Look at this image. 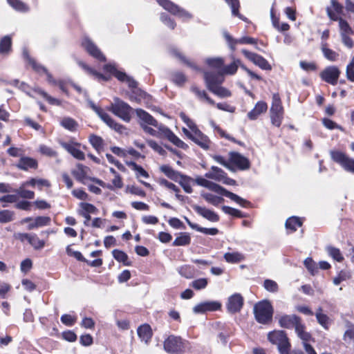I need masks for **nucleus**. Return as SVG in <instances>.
Instances as JSON below:
<instances>
[{
  "instance_id": "obj_1",
  "label": "nucleus",
  "mask_w": 354,
  "mask_h": 354,
  "mask_svg": "<svg viewBox=\"0 0 354 354\" xmlns=\"http://www.w3.org/2000/svg\"><path fill=\"white\" fill-rule=\"evenodd\" d=\"M256 320L263 324L271 322L273 315V308L268 300H263L257 303L253 308Z\"/></svg>"
},
{
  "instance_id": "obj_2",
  "label": "nucleus",
  "mask_w": 354,
  "mask_h": 354,
  "mask_svg": "<svg viewBox=\"0 0 354 354\" xmlns=\"http://www.w3.org/2000/svg\"><path fill=\"white\" fill-rule=\"evenodd\" d=\"M108 110L124 122H129L131 119L133 109L118 97L113 99V102L111 103Z\"/></svg>"
},
{
  "instance_id": "obj_3",
  "label": "nucleus",
  "mask_w": 354,
  "mask_h": 354,
  "mask_svg": "<svg viewBox=\"0 0 354 354\" xmlns=\"http://www.w3.org/2000/svg\"><path fill=\"white\" fill-rule=\"evenodd\" d=\"M270 115L272 124L275 127H280L283 118V107L278 93L272 95Z\"/></svg>"
},
{
  "instance_id": "obj_4",
  "label": "nucleus",
  "mask_w": 354,
  "mask_h": 354,
  "mask_svg": "<svg viewBox=\"0 0 354 354\" xmlns=\"http://www.w3.org/2000/svg\"><path fill=\"white\" fill-rule=\"evenodd\" d=\"M157 3L165 10L171 14L178 17L183 21H187L192 19L193 16L188 11L179 6L175 4L170 0H156Z\"/></svg>"
},
{
  "instance_id": "obj_5",
  "label": "nucleus",
  "mask_w": 354,
  "mask_h": 354,
  "mask_svg": "<svg viewBox=\"0 0 354 354\" xmlns=\"http://www.w3.org/2000/svg\"><path fill=\"white\" fill-rule=\"evenodd\" d=\"M330 156L331 159L339 164L346 171L354 174V159L338 150L330 151Z\"/></svg>"
},
{
  "instance_id": "obj_6",
  "label": "nucleus",
  "mask_w": 354,
  "mask_h": 354,
  "mask_svg": "<svg viewBox=\"0 0 354 354\" xmlns=\"http://www.w3.org/2000/svg\"><path fill=\"white\" fill-rule=\"evenodd\" d=\"M206 188L218 194L229 198L230 199L234 201L241 207H245L247 205L250 203L248 201L245 200L244 198L227 190L225 188L221 187V185L214 182L209 181Z\"/></svg>"
},
{
  "instance_id": "obj_7",
  "label": "nucleus",
  "mask_w": 354,
  "mask_h": 354,
  "mask_svg": "<svg viewBox=\"0 0 354 354\" xmlns=\"http://www.w3.org/2000/svg\"><path fill=\"white\" fill-rule=\"evenodd\" d=\"M88 102L90 105V107L109 127L116 131L122 132V131L124 129V127L122 124L117 123L108 113L104 112L100 108L97 107L92 101L89 100Z\"/></svg>"
},
{
  "instance_id": "obj_8",
  "label": "nucleus",
  "mask_w": 354,
  "mask_h": 354,
  "mask_svg": "<svg viewBox=\"0 0 354 354\" xmlns=\"http://www.w3.org/2000/svg\"><path fill=\"white\" fill-rule=\"evenodd\" d=\"M184 348V342L180 337L169 335L164 341V349L167 353H180L183 352Z\"/></svg>"
},
{
  "instance_id": "obj_9",
  "label": "nucleus",
  "mask_w": 354,
  "mask_h": 354,
  "mask_svg": "<svg viewBox=\"0 0 354 354\" xmlns=\"http://www.w3.org/2000/svg\"><path fill=\"white\" fill-rule=\"evenodd\" d=\"M155 127L158 128V133L159 137L163 136L167 138L171 142L179 148L186 149L187 147V145L184 142L179 139L169 128L165 125L158 122V126H155Z\"/></svg>"
},
{
  "instance_id": "obj_10",
  "label": "nucleus",
  "mask_w": 354,
  "mask_h": 354,
  "mask_svg": "<svg viewBox=\"0 0 354 354\" xmlns=\"http://www.w3.org/2000/svg\"><path fill=\"white\" fill-rule=\"evenodd\" d=\"M341 74L340 70L335 66L324 68L319 74L322 80L331 85H336Z\"/></svg>"
},
{
  "instance_id": "obj_11",
  "label": "nucleus",
  "mask_w": 354,
  "mask_h": 354,
  "mask_svg": "<svg viewBox=\"0 0 354 354\" xmlns=\"http://www.w3.org/2000/svg\"><path fill=\"white\" fill-rule=\"evenodd\" d=\"M268 337L271 343L277 346L279 351L286 346H290L288 338L284 331L277 330L271 332L268 334Z\"/></svg>"
},
{
  "instance_id": "obj_12",
  "label": "nucleus",
  "mask_w": 354,
  "mask_h": 354,
  "mask_svg": "<svg viewBox=\"0 0 354 354\" xmlns=\"http://www.w3.org/2000/svg\"><path fill=\"white\" fill-rule=\"evenodd\" d=\"M104 70L107 73L113 74L118 80H120L121 82H126L128 84L129 87H131V88L136 87V86H137L136 82L134 80H133L131 77L127 75L126 73L121 72V71H118L116 69L115 65L106 64L104 66Z\"/></svg>"
},
{
  "instance_id": "obj_13",
  "label": "nucleus",
  "mask_w": 354,
  "mask_h": 354,
  "mask_svg": "<svg viewBox=\"0 0 354 354\" xmlns=\"http://www.w3.org/2000/svg\"><path fill=\"white\" fill-rule=\"evenodd\" d=\"M244 56L255 65L263 70H271L272 67L268 62L262 56L254 53L250 52L245 49L241 50Z\"/></svg>"
},
{
  "instance_id": "obj_14",
  "label": "nucleus",
  "mask_w": 354,
  "mask_h": 354,
  "mask_svg": "<svg viewBox=\"0 0 354 354\" xmlns=\"http://www.w3.org/2000/svg\"><path fill=\"white\" fill-rule=\"evenodd\" d=\"M223 36L226 39L229 47L234 50L237 44H256L257 39L250 37H243L240 39H234L228 32H224Z\"/></svg>"
},
{
  "instance_id": "obj_15",
  "label": "nucleus",
  "mask_w": 354,
  "mask_h": 354,
  "mask_svg": "<svg viewBox=\"0 0 354 354\" xmlns=\"http://www.w3.org/2000/svg\"><path fill=\"white\" fill-rule=\"evenodd\" d=\"M82 44L85 50L89 53V55H91L94 58L101 62H104L106 60L105 56L102 53L100 50L88 38H84Z\"/></svg>"
},
{
  "instance_id": "obj_16",
  "label": "nucleus",
  "mask_w": 354,
  "mask_h": 354,
  "mask_svg": "<svg viewBox=\"0 0 354 354\" xmlns=\"http://www.w3.org/2000/svg\"><path fill=\"white\" fill-rule=\"evenodd\" d=\"M243 305V297L239 293H235L228 298L226 307L229 313H236L241 310Z\"/></svg>"
},
{
  "instance_id": "obj_17",
  "label": "nucleus",
  "mask_w": 354,
  "mask_h": 354,
  "mask_svg": "<svg viewBox=\"0 0 354 354\" xmlns=\"http://www.w3.org/2000/svg\"><path fill=\"white\" fill-rule=\"evenodd\" d=\"M230 162L241 170L248 169L250 166L249 160L237 152L230 153Z\"/></svg>"
},
{
  "instance_id": "obj_18",
  "label": "nucleus",
  "mask_w": 354,
  "mask_h": 354,
  "mask_svg": "<svg viewBox=\"0 0 354 354\" xmlns=\"http://www.w3.org/2000/svg\"><path fill=\"white\" fill-rule=\"evenodd\" d=\"M223 76V75H221V71L218 74L212 72H205L204 77L208 89L211 91L212 88L220 86L224 81Z\"/></svg>"
},
{
  "instance_id": "obj_19",
  "label": "nucleus",
  "mask_w": 354,
  "mask_h": 354,
  "mask_svg": "<svg viewBox=\"0 0 354 354\" xmlns=\"http://www.w3.org/2000/svg\"><path fill=\"white\" fill-rule=\"evenodd\" d=\"M326 12L328 17L333 21H338L341 35H352L353 31L348 22L341 17H338L332 12L330 8H326Z\"/></svg>"
},
{
  "instance_id": "obj_20",
  "label": "nucleus",
  "mask_w": 354,
  "mask_h": 354,
  "mask_svg": "<svg viewBox=\"0 0 354 354\" xmlns=\"http://www.w3.org/2000/svg\"><path fill=\"white\" fill-rule=\"evenodd\" d=\"M221 307V304L215 301H208L200 303L195 306L193 311L195 313H204L207 311H214L218 310Z\"/></svg>"
},
{
  "instance_id": "obj_21",
  "label": "nucleus",
  "mask_w": 354,
  "mask_h": 354,
  "mask_svg": "<svg viewBox=\"0 0 354 354\" xmlns=\"http://www.w3.org/2000/svg\"><path fill=\"white\" fill-rule=\"evenodd\" d=\"M301 322V319L295 315H284L279 317V323L283 328H295Z\"/></svg>"
},
{
  "instance_id": "obj_22",
  "label": "nucleus",
  "mask_w": 354,
  "mask_h": 354,
  "mask_svg": "<svg viewBox=\"0 0 354 354\" xmlns=\"http://www.w3.org/2000/svg\"><path fill=\"white\" fill-rule=\"evenodd\" d=\"M61 146L77 160H84V153L79 149L80 144L75 142H64L60 143Z\"/></svg>"
},
{
  "instance_id": "obj_23",
  "label": "nucleus",
  "mask_w": 354,
  "mask_h": 354,
  "mask_svg": "<svg viewBox=\"0 0 354 354\" xmlns=\"http://www.w3.org/2000/svg\"><path fill=\"white\" fill-rule=\"evenodd\" d=\"M192 207L199 215L211 222H217L219 221L218 215L211 209L198 205H194Z\"/></svg>"
},
{
  "instance_id": "obj_24",
  "label": "nucleus",
  "mask_w": 354,
  "mask_h": 354,
  "mask_svg": "<svg viewBox=\"0 0 354 354\" xmlns=\"http://www.w3.org/2000/svg\"><path fill=\"white\" fill-rule=\"evenodd\" d=\"M192 131H194L192 140L201 148L205 149H208L209 144V140L208 138L205 136L199 129H198L197 127H196L194 129H192Z\"/></svg>"
},
{
  "instance_id": "obj_25",
  "label": "nucleus",
  "mask_w": 354,
  "mask_h": 354,
  "mask_svg": "<svg viewBox=\"0 0 354 354\" xmlns=\"http://www.w3.org/2000/svg\"><path fill=\"white\" fill-rule=\"evenodd\" d=\"M136 115L140 119V124L142 127V124L151 125L155 127L158 126V121L149 113L145 111L138 109L136 110Z\"/></svg>"
},
{
  "instance_id": "obj_26",
  "label": "nucleus",
  "mask_w": 354,
  "mask_h": 354,
  "mask_svg": "<svg viewBox=\"0 0 354 354\" xmlns=\"http://www.w3.org/2000/svg\"><path fill=\"white\" fill-rule=\"evenodd\" d=\"M268 109V105L267 104L263 101H259L258 102L252 110H251L248 113V118L250 120H255L258 118V117L263 113H266Z\"/></svg>"
},
{
  "instance_id": "obj_27",
  "label": "nucleus",
  "mask_w": 354,
  "mask_h": 354,
  "mask_svg": "<svg viewBox=\"0 0 354 354\" xmlns=\"http://www.w3.org/2000/svg\"><path fill=\"white\" fill-rule=\"evenodd\" d=\"M78 64L80 66H81L86 73L88 74L92 75L94 77L95 79L97 80L98 81H108L109 77L96 71L93 68H91L88 65H86L85 63H84L82 61L78 62Z\"/></svg>"
},
{
  "instance_id": "obj_28",
  "label": "nucleus",
  "mask_w": 354,
  "mask_h": 354,
  "mask_svg": "<svg viewBox=\"0 0 354 354\" xmlns=\"http://www.w3.org/2000/svg\"><path fill=\"white\" fill-rule=\"evenodd\" d=\"M225 174L226 173L221 168L212 166L210 171L205 174V176L207 178L221 182L225 177Z\"/></svg>"
},
{
  "instance_id": "obj_29",
  "label": "nucleus",
  "mask_w": 354,
  "mask_h": 354,
  "mask_svg": "<svg viewBox=\"0 0 354 354\" xmlns=\"http://www.w3.org/2000/svg\"><path fill=\"white\" fill-rule=\"evenodd\" d=\"M23 56L27 60L28 64L31 66L32 69L38 73H46L47 69L43 66L42 65L38 64L36 62L35 59L31 58L28 53V51L26 49H24L23 50Z\"/></svg>"
},
{
  "instance_id": "obj_30",
  "label": "nucleus",
  "mask_w": 354,
  "mask_h": 354,
  "mask_svg": "<svg viewBox=\"0 0 354 354\" xmlns=\"http://www.w3.org/2000/svg\"><path fill=\"white\" fill-rule=\"evenodd\" d=\"M37 166V161L31 158H21L17 167L22 170H28L30 168H36Z\"/></svg>"
},
{
  "instance_id": "obj_31",
  "label": "nucleus",
  "mask_w": 354,
  "mask_h": 354,
  "mask_svg": "<svg viewBox=\"0 0 354 354\" xmlns=\"http://www.w3.org/2000/svg\"><path fill=\"white\" fill-rule=\"evenodd\" d=\"M315 317L317 322L326 330L329 328L330 319L327 315L323 313V310L321 307H319L315 313Z\"/></svg>"
},
{
  "instance_id": "obj_32",
  "label": "nucleus",
  "mask_w": 354,
  "mask_h": 354,
  "mask_svg": "<svg viewBox=\"0 0 354 354\" xmlns=\"http://www.w3.org/2000/svg\"><path fill=\"white\" fill-rule=\"evenodd\" d=\"M138 335L140 338L147 343L151 338L152 332L149 325L144 324L138 328Z\"/></svg>"
},
{
  "instance_id": "obj_33",
  "label": "nucleus",
  "mask_w": 354,
  "mask_h": 354,
  "mask_svg": "<svg viewBox=\"0 0 354 354\" xmlns=\"http://www.w3.org/2000/svg\"><path fill=\"white\" fill-rule=\"evenodd\" d=\"M191 242V236L187 232H180L174 241L172 245L174 246H186L189 245Z\"/></svg>"
},
{
  "instance_id": "obj_34",
  "label": "nucleus",
  "mask_w": 354,
  "mask_h": 354,
  "mask_svg": "<svg viewBox=\"0 0 354 354\" xmlns=\"http://www.w3.org/2000/svg\"><path fill=\"white\" fill-rule=\"evenodd\" d=\"M241 64V61L239 59H234L233 62L229 65L223 66V68L221 70V75H234L238 69V67Z\"/></svg>"
},
{
  "instance_id": "obj_35",
  "label": "nucleus",
  "mask_w": 354,
  "mask_h": 354,
  "mask_svg": "<svg viewBox=\"0 0 354 354\" xmlns=\"http://www.w3.org/2000/svg\"><path fill=\"white\" fill-rule=\"evenodd\" d=\"M227 263H236L244 260V255L239 252H227L223 256Z\"/></svg>"
},
{
  "instance_id": "obj_36",
  "label": "nucleus",
  "mask_w": 354,
  "mask_h": 354,
  "mask_svg": "<svg viewBox=\"0 0 354 354\" xmlns=\"http://www.w3.org/2000/svg\"><path fill=\"white\" fill-rule=\"evenodd\" d=\"M297 336L304 342H308L311 339V335L305 330V326L301 322L295 329Z\"/></svg>"
},
{
  "instance_id": "obj_37",
  "label": "nucleus",
  "mask_w": 354,
  "mask_h": 354,
  "mask_svg": "<svg viewBox=\"0 0 354 354\" xmlns=\"http://www.w3.org/2000/svg\"><path fill=\"white\" fill-rule=\"evenodd\" d=\"M160 169L162 172H163L168 178L170 179L178 181L179 179V177L181 176L180 173L178 171L174 170L169 165H162L160 167Z\"/></svg>"
},
{
  "instance_id": "obj_38",
  "label": "nucleus",
  "mask_w": 354,
  "mask_h": 354,
  "mask_svg": "<svg viewBox=\"0 0 354 354\" xmlns=\"http://www.w3.org/2000/svg\"><path fill=\"white\" fill-rule=\"evenodd\" d=\"M85 169L86 167L84 165L78 164L76 169H73L71 173L77 180L84 183V180L86 176V172Z\"/></svg>"
},
{
  "instance_id": "obj_39",
  "label": "nucleus",
  "mask_w": 354,
  "mask_h": 354,
  "mask_svg": "<svg viewBox=\"0 0 354 354\" xmlns=\"http://www.w3.org/2000/svg\"><path fill=\"white\" fill-rule=\"evenodd\" d=\"M178 273L186 279H192L195 275V268L189 265H185L178 268Z\"/></svg>"
},
{
  "instance_id": "obj_40",
  "label": "nucleus",
  "mask_w": 354,
  "mask_h": 354,
  "mask_svg": "<svg viewBox=\"0 0 354 354\" xmlns=\"http://www.w3.org/2000/svg\"><path fill=\"white\" fill-rule=\"evenodd\" d=\"M302 221L295 216L290 217L287 219L286 222V227L288 230H290V232H293L297 230V227H301Z\"/></svg>"
},
{
  "instance_id": "obj_41",
  "label": "nucleus",
  "mask_w": 354,
  "mask_h": 354,
  "mask_svg": "<svg viewBox=\"0 0 354 354\" xmlns=\"http://www.w3.org/2000/svg\"><path fill=\"white\" fill-rule=\"evenodd\" d=\"M325 250L328 254L334 260L338 262H342L344 260V257L338 248L328 245L326 247Z\"/></svg>"
},
{
  "instance_id": "obj_42",
  "label": "nucleus",
  "mask_w": 354,
  "mask_h": 354,
  "mask_svg": "<svg viewBox=\"0 0 354 354\" xmlns=\"http://www.w3.org/2000/svg\"><path fill=\"white\" fill-rule=\"evenodd\" d=\"M201 196L209 203L217 206L218 204L223 203L224 199L222 197L217 196L212 194L201 192Z\"/></svg>"
},
{
  "instance_id": "obj_43",
  "label": "nucleus",
  "mask_w": 354,
  "mask_h": 354,
  "mask_svg": "<svg viewBox=\"0 0 354 354\" xmlns=\"http://www.w3.org/2000/svg\"><path fill=\"white\" fill-rule=\"evenodd\" d=\"M60 124L64 129L71 131H75L78 127L77 122L69 117L64 118Z\"/></svg>"
},
{
  "instance_id": "obj_44",
  "label": "nucleus",
  "mask_w": 354,
  "mask_h": 354,
  "mask_svg": "<svg viewBox=\"0 0 354 354\" xmlns=\"http://www.w3.org/2000/svg\"><path fill=\"white\" fill-rule=\"evenodd\" d=\"M12 40L10 36L3 37L0 41V53L6 54L10 52L11 49Z\"/></svg>"
},
{
  "instance_id": "obj_45",
  "label": "nucleus",
  "mask_w": 354,
  "mask_h": 354,
  "mask_svg": "<svg viewBox=\"0 0 354 354\" xmlns=\"http://www.w3.org/2000/svg\"><path fill=\"white\" fill-rule=\"evenodd\" d=\"M32 92L40 95L41 97L46 99V101L50 104L59 105V101L57 99L51 97L46 92H45L44 91L39 88H33Z\"/></svg>"
},
{
  "instance_id": "obj_46",
  "label": "nucleus",
  "mask_w": 354,
  "mask_h": 354,
  "mask_svg": "<svg viewBox=\"0 0 354 354\" xmlns=\"http://www.w3.org/2000/svg\"><path fill=\"white\" fill-rule=\"evenodd\" d=\"M80 209L78 211L79 214H97L98 212L97 209L91 203H80Z\"/></svg>"
},
{
  "instance_id": "obj_47",
  "label": "nucleus",
  "mask_w": 354,
  "mask_h": 354,
  "mask_svg": "<svg viewBox=\"0 0 354 354\" xmlns=\"http://www.w3.org/2000/svg\"><path fill=\"white\" fill-rule=\"evenodd\" d=\"M179 183L186 193L190 194L192 192V182L193 180L187 176L181 175L180 177Z\"/></svg>"
},
{
  "instance_id": "obj_48",
  "label": "nucleus",
  "mask_w": 354,
  "mask_h": 354,
  "mask_svg": "<svg viewBox=\"0 0 354 354\" xmlns=\"http://www.w3.org/2000/svg\"><path fill=\"white\" fill-rule=\"evenodd\" d=\"M127 165L136 172V177L138 178L140 176L145 178H149V174L140 165H137L134 162H127Z\"/></svg>"
},
{
  "instance_id": "obj_49",
  "label": "nucleus",
  "mask_w": 354,
  "mask_h": 354,
  "mask_svg": "<svg viewBox=\"0 0 354 354\" xmlns=\"http://www.w3.org/2000/svg\"><path fill=\"white\" fill-rule=\"evenodd\" d=\"M8 3L15 10L20 12H28L29 10L28 6L20 0H7Z\"/></svg>"
},
{
  "instance_id": "obj_50",
  "label": "nucleus",
  "mask_w": 354,
  "mask_h": 354,
  "mask_svg": "<svg viewBox=\"0 0 354 354\" xmlns=\"http://www.w3.org/2000/svg\"><path fill=\"white\" fill-rule=\"evenodd\" d=\"M230 6L232 14L234 16L238 17L241 19L245 21V19L239 12L240 4L239 0H225Z\"/></svg>"
},
{
  "instance_id": "obj_51",
  "label": "nucleus",
  "mask_w": 354,
  "mask_h": 354,
  "mask_svg": "<svg viewBox=\"0 0 354 354\" xmlns=\"http://www.w3.org/2000/svg\"><path fill=\"white\" fill-rule=\"evenodd\" d=\"M89 142L97 152H100L103 149V140L101 137L91 135L89 137Z\"/></svg>"
},
{
  "instance_id": "obj_52",
  "label": "nucleus",
  "mask_w": 354,
  "mask_h": 354,
  "mask_svg": "<svg viewBox=\"0 0 354 354\" xmlns=\"http://www.w3.org/2000/svg\"><path fill=\"white\" fill-rule=\"evenodd\" d=\"M322 50L325 58L331 62L335 61L339 57V54L335 51L327 48L326 44H322Z\"/></svg>"
},
{
  "instance_id": "obj_53",
  "label": "nucleus",
  "mask_w": 354,
  "mask_h": 354,
  "mask_svg": "<svg viewBox=\"0 0 354 354\" xmlns=\"http://www.w3.org/2000/svg\"><path fill=\"white\" fill-rule=\"evenodd\" d=\"M191 91L201 100L205 99L209 104H214L213 100L209 98L205 91H201L197 86H192Z\"/></svg>"
},
{
  "instance_id": "obj_54",
  "label": "nucleus",
  "mask_w": 354,
  "mask_h": 354,
  "mask_svg": "<svg viewBox=\"0 0 354 354\" xmlns=\"http://www.w3.org/2000/svg\"><path fill=\"white\" fill-rule=\"evenodd\" d=\"M208 284V279L206 278H200L196 280H194L190 283V286H192L194 289L196 290H201L205 289Z\"/></svg>"
},
{
  "instance_id": "obj_55",
  "label": "nucleus",
  "mask_w": 354,
  "mask_h": 354,
  "mask_svg": "<svg viewBox=\"0 0 354 354\" xmlns=\"http://www.w3.org/2000/svg\"><path fill=\"white\" fill-rule=\"evenodd\" d=\"M210 91L221 98L228 97L231 96V92L226 88L221 86L212 88V89Z\"/></svg>"
},
{
  "instance_id": "obj_56",
  "label": "nucleus",
  "mask_w": 354,
  "mask_h": 354,
  "mask_svg": "<svg viewBox=\"0 0 354 354\" xmlns=\"http://www.w3.org/2000/svg\"><path fill=\"white\" fill-rule=\"evenodd\" d=\"M206 63L211 67L220 69L223 68L224 60L221 57L208 58L206 59Z\"/></svg>"
},
{
  "instance_id": "obj_57",
  "label": "nucleus",
  "mask_w": 354,
  "mask_h": 354,
  "mask_svg": "<svg viewBox=\"0 0 354 354\" xmlns=\"http://www.w3.org/2000/svg\"><path fill=\"white\" fill-rule=\"evenodd\" d=\"M305 267L310 272L311 274L315 275L318 272V268L316 263L312 258L308 257L304 261Z\"/></svg>"
},
{
  "instance_id": "obj_58",
  "label": "nucleus",
  "mask_w": 354,
  "mask_h": 354,
  "mask_svg": "<svg viewBox=\"0 0 354 354\" xmlns=\"http://www.w3.org/2000/svg\"><path fill=\"white\" fill-rule=\"evenodd\" d=\"M35 250H40L45 245V242L41 240L36 234H32L28 242Z\"/></svg>"
},
{
  "instance_id": "obj_59",
  "label": "nucleus",
  "mask_w": 354,
  "mask_h": 354,
  "mask_svg": "<svg viewBox=\"0 0 354 354\" xmlns=\"http://www.w3.org/2000/svg\"><path fill=\"white\" fill-rule=\"evenodd\" d=\"M170 53L176 57V58L179 59L180 61L183 62L184 63H185L187 66H190V67H193L196 69H197V68L194 66V64H192V62H190L189 60H187L185 57L181 54V53L177 49V48H171L170 50Z\"/></svg>"
},
{
  "instance_id": "obj_60",
  "label": "nucleus",
  "mask_w": 354,
  "mask_h": 354,
  "mask_svg": "<svg viewBox=\"0 0 354 354\" xmlns=\"http://www.w3.org/2000/svg\"><path fill=\"white\" fill-rule=\"evenodd\" d=\"M113 257L119 262L123 263L124 265H129L128 256L124 252L119 250L113 251Z\"/></svg>"
},
{
  "instance_id": "obj_61",
  "label": "nucleus",
  "mask_w": 354,
  "mask_h": 354,
  "mask_svg": "<svg viewBox=\"0 0 354 354\" xmlns=\"http://www.w3.org/2000/svg\"><path fill=\"white\" fill-rule=\"evenodd\" d=\"M25 187L21 185L19 189H17L15 192L18 194V195L23 198L26 199H32L35 197V193L32 191L26 190L24 188Z\"/></svg>"
},
{
  "instance_id": "obj_62",
  "label": "nucleus",
  "mask_w": 354,
  "mask_h": 354,
  "mask_svg": "<svg viewBox=\"0 0 354 354\" xmlns=\"http://www.w3.org/2000/svg\"><path fill=\"white\" fill-rule=\"evenodd\" d=\"M346 326L347 329L344 334L343 339L345 342L354 341V324L348 322Z\"/></svg>"
},
{
  "instance_id": "obj_63",
  "label": "nucleus",
  "mask_w": 354,
  "mask_h": 354,
  "mask_svg": "<svg viewBox=\"0 0 354 354\" xmlns=\"http://www.w3.org/2000/svg\"><path fill=\"white\" fill-rule=\"evenodd\" d=\"M160 19V21L170 29L174 30L175 28L176 24L168 15L162 13Z\"/></svg>"
},
{
  "instance_id": "obj_64",
  "label": "nucleus",
  "mask_w": 354,
  "mask_h": 354,
  "mask_svg": "<svg viewBox=\"0 0 354 354\" xmlns=\"http://www.w3.org/2000/svg\"><path fill=\"white\" fill-rule=\"evenodd\" d=\"M264 288L270 292H277L279 290L278 284L271 279H266L263 282Z\"/></svg>"
}]
</instances>
